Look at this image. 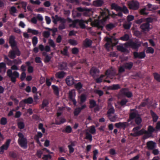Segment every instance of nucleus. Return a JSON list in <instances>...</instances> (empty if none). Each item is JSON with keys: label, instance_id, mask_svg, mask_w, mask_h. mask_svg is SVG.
I'll return each instance as SVG.
<instances>
[{"label": "nucleus", "instance_id": "obj_1", "mask_svg": "<svg viewBox=\"0 0 160 160\" xmlns=\"http://www.w3.org/2000/svg\"><path fill=\"white\" fill-rule=\"evenodd\" d=\"M18 68L15 64L13 65L11 67V69H8L7 71L8 76L12 82L15 83L16 81V78H18L19 74L18 72L14 71L12 72V70H18Z\"/></svg>", "mask_w": 160, "mask_h": 160}, {"label": "nucleus", "instance_id": "obj_2", "mask_svg": "<svg viewBox=\"0 0 160 160\" xmlns=\"http://www.w3.org/2000/svg\"><path fill=\"white\" fill-rule=\"evenodd\" d=\"M20 55L21 52L20 50L17 47H16L9 51L8 56L11 59H14L13 60V63L19 65L22 63L21 60L19 58L14 59L16 58V56H19Z\"/></svg>", "mask_w": 160, "mask_h": 160}, {"label": "nucleus", "instance_id": "obj_3", "mask_svg": "<svg viewBox=\"0 0 160 160\" xmlns=\"http://www.w3.org/2000/svg\"><path fill=\"white\" fill-rule=\"evenodd\" d=\"M141 42L137 39L134 41L130 39L124 44L126 47H130L132 49L136 50H138L139 48L141 46Z\"/></svg>", "mask_w": 160, "mask_h": 160}, {"label": "nucleus", "instance_id": "obj_4", "mask_svg": "<svg viewBox=\"0 0 160 160\" xmlns=\"http://www.w3.org/2000/svg\"><path fill=\"white\" fill-rule=\"evenodd\" d=\"M18 136L19 137L18 141L19 145L24 149H26L28 147V141L27 138L25 137L23 134L21 132L18 133Z\"/></svg>", "mask_w": 160, "mask_h": 160}, {"label": "nucleus", "instance_id": "obj_5", "mask_svg": "<svg viewBox=\"0 0 160 160\" xmlns=\"http://www.w3.org/2000/svg\"><path fill=\"white\" fill-rule=\"evenodd\" d=\"M143 134L144 135L142 137V139L144 140H145L149 138L151 136V135L147 133H146V132H145L144 129H142L139 131L133 133H130V135L131 136L135 137L142 135Z\"/></svg>", "mask_w": 160, "mask_h": 160}, {"label": "nucleus", "instance_id": "obj_6", "mask_svg": "<svg viewBox=\"0 0 160 160\" xmlns=\"http://www.w3.org/2000/svg\"><path fill=\"white\" fill-rule=\"evenodd\" d=\"M130 111L131 112L133 111V113L135 114V117L134 119L135 122L137 125H139L142 122V119L140 115L135 109H131Z\"/></svg>", "mask_w": 160, "mask_h": 160}, {"label": "nucleus", "instance_id": "obj_7", "mask_svg": "<svg viewBox=\"0 0 160 160\" xmlns=\"http://www.w3.org/2000/svg\"><path fill=\"white\" fill-rule=\"evenodd\" d=\"M92 19L89 18L88 20H84L82 19H76L77 22H78L79 25L81 29H85L86 28V26L85 23L88 24L89 22H91L92 21Z\"/></svg>", "mask_w": 160, "mask_h": 160}, {"label": "nucleus", "instance_id": "obj_8", "mask_svg": "<svg viewBox=\"0 0 160 160\" xmlns=\"http://www.w3.org/2000/svg\"><path fill=\"white\" fill-rule=\"evenodd\" d=\"M11 139H8L5 142V143L0 147V154H2L4 152V150H7L11 142Z\"/></svg>", "mask_w": 160, "mask_h": 160}, {"label": "nucleus", "instance_id": "obj_9", "mask_svg": "<svg viewBox=\"0 0 160 160\" xmlns=\"http://www.w3.org/2000/svg\"><path fill=\"white\" fill-rule=\"evenodd\" d=\"M89 108L91 109L94 108V111L95 112L98 111L99 110L100 108L99 105L97 104L95 100L90 99L89 100Z\"/></svg>", "mask_w": 160, "mask_h": 160}, {"label": "nucleus", "instance_id": "obj_10", "mask_svg": "<svg viewBox=\"0 0 160 160\" xmlns=\"http://www.w3.org/2000/svg\"><path fill=\"white\" fill-rule=\"evenodd\" d=\"M139 3L136 1H131L128 3V6L130 9L133 10L138 9L139 7Z\"/></svg>", "mask_w": 160, "mask_h": 160}, {"label": "nucleus", "instance_id": "obj_11", "mask_svg": "<svg viewBox=\"0 0 160 160\" xmlns=\"http://www.w3.org/2000/svg\"><path fill=\"white\" fill-rule=\"evenodd\" d=\"M68 96L70 100L72 102L74 105H76L77 102L74 98L75 92L74 90H71L69 92Z\"/></svg>", "mask_w": 160, "mask_h": 160}, {"label": "nucleus", "instance_id": "obj_12", "mask_svg": "<svg viewBox=\"0 0 160 160\" xmlns=\"http://www.w3.org/2000/svg\"><path fill=\"white\" fill-rule=\"evenodd\" d=\"M129 126L128 123L127 122H119L116 123L115 124V127L118 128H122L123 130H125L126 128Z\"/></svg>", "mask_w": 160, "mask_h": 160}, {"label": "nucleus", "instance_id": "obj_13", "mask_svg": "<svg viewBox=\"0 0 160 160\" xmlns=\"http://www.w3.org/2000/svg\"><path fill=\"white\" fill-rule=\"evenodd\" d=\"M65 82L68 86H71L74 84L75 80L72 75L68 76L65 79Z\"/></svg>", "mask_w": 160, "mask_h": 160}, {"label": "nucleus", "instance_id": "obj_14", "mask_svg": "<svg viewBox=\"0 0 160 160\" xmlns=\"http://www.w3.org/2000/svg\"><path fill=\"white\" fill-rule=\"evenodd\" d=\"M92 41L88 38H86L82 42V47L83 48H87L91 47Z\"/></svg>", "mask_w": 160, "mask_h": 160}, {"label": "nucleus", "instance_id": "obj_15", "mask_svg": "<svg viewBox=\"0 0 160 160\" xmlns=\"http://www.w3.org/2000/svg\"><path fill=\"white\" fill-rule=\"evenodd\" d=\"M91 23L93 26L97 28L98 29L101 30H102L104 24L102 22L100 21H95L93 22H91Z\"/></svg>", "mask_w": 160, "mask_h": 160}, {"label": "nucleus", "instance_id": "obj_16", "mask_svg": "<svg viewBox=\"0 0 160 160\" xmlns=\"http://www.w3.org/2000/svg\"><path fill=\"white\" fill-rule=\"evenodd\" d=\"M120 91L123 95L126 96L128 98H130L132 96V93L129 91L128 88H123Z\"/></svg>", "mask_w": 160, "mask_h": 160}, {"label": "nucleus", "instance_id": "obj_17", "mask_svg": "<svg viewBox=\"0 0 160 160\" xmlns=\"http://www.w3.org/2000/svg\"><path fill=\"white\" fill-rule=\"evenodd\" d=\"M15 37L13 35H11L9 39V43L10 44V46L12 48L14 47H16L15 48L17 47V42L15 40Z\"/></svg>", "mask_w": 160, "mask_h": 160}, {"label": "nucleus", "instance_id": "obj_18", "mask_svg": "<svg viewBox=\"0 0 160 160\" xmlns=\"http://www.w3.org/2000/svg\"><path fill=\"white\" fill-rule=\"evenodd\" d=\"M133 55L135 58H138L140 59H142L146 57V54L144 51L139 52H133Z\"/></svg>", "mask_w": 160, "mask_h": 160}, {"label": "nucleus", "instance_id": "obj_19", "mask_svg": "<svg viewBox=\"0 0 160 160\" xmlns=\"http://www.w3.org/2000/svg\"><path fill=\"white\" fill-rule=\"evenodd\" d=\"M99 72V70L97 68L93 67L90 69L89 72L90 75L93 78H95Z\"/></svg>", "mask_w": 160, "mask_h": 160}, {"label": "nucleus", "instance_id": "obj_20", "mask_svg": "<svg viewBox=\"0 0 160 160\" xmlns=\"http://www.w3.org/2000/svg\"><path fill=\"white\" fill-rule=\"evenodd\" d=\"M105 74L107 76H114L117 75L115 71L112 68L107 70L105 72Z\"/></svg>", "mask_w": 160, "mask_h": 160}, {"label": "nucleus", "instance_id": "obj_21", "mask_svg": "<svg viewBox=\"0 0 160 160\" xmlns=\"http://www.w3.org/2000/svg\"><path fill=\"white\" fill-rule=\"evenodd\" d=\"M77 10L79 12H84L83 14L84 15L86 16L88 15V13L91 11V9L90 8H83L81 7L77 8Z\"/></svg>", "mask_w": 160, "mask_h": 160}, {"label": "nucleus", "instance_id": "obj_22", "mask_svg": "<svg viewBox=\"0 0 160 160\" xmlns=\"http://www.w3.org/2000/svg\"><path fill=\"white\" fill-rule=\"evenodd\" d=\"M150 24L143 23L140 26V28L143 31H148L150 29Z\"/></svg>", "mask_w": 160, "mask_h": 160}, {"label": "nucleus", "instance_id": "obj_23", "mask_svg": "<svg viewBox=\"0 0 160 160\" xmlns=\"http://www.w3.org/2000/svg\"><path fill=\"white\" fill-rule=\"evenodd\" d=\"M147 145L149 150H152L155 147V143L152 141H149L147 142Z\"/></svg>", "mask_w": 160, "mask_h": 160}, {"label": "nucleus", "instance_id": "obj_24", "mask_svg": "<svg viewBox=\"0 0 160 160\" xmlns=\"http://www.w3.org/2000/svg\"><path fill=\"white\" fill-rule=\"evenodd\" d=\"M104 3V1L102 0H97L93 1V4L97 7H100Z\"/></svg>", "mask_w": 160, "mask_h": 160}, {"label": "nucleus", "instance_id": "obj_25", "mask_svg": "<svg viewBox=\"0 0 160 160\" xmlns=\"http://www.w3.org/2000/svg\"><path fill=\"white\" fill-rule=\"evenodd\" d=\"M123 65L125 69L130 70L132 68L133 63L132 62H126L124 63Z\"/></svg>", "mask_w": 160, "mask_h": 160}, {"label": "nucleus", "instance_id": "obj_26", "mask_svg": "<svg viewBox=\"0 0 160 160\" xmlns=\"http://www.w3.org/2000/svg\"><path fill=\"white\" fill-rule=\"evenodd\" d=\"M66 74V73L63 71H60L57 72L55 74V76L57 78L59 79L63 78Z\"/></svg>", "mask_w": 160, "mask_h": 160}, {"label": "nucleus", "instance_id": "obj_27", "mask_svg": "<svg viewBox=\"0 0 160 160\" xmlns=\"http://www.w3.org/2000/svg\"><path fill=\"white\" fill-rule=\"evenodd\" d=\"M26 65L28 66V71L29 73H32L33 72V68L31 66V62L30 61H27L25 62Z\"/></svg>", "mask_w": 160, "mask_h": 160}, {"label": "nucleus", "instance_id": "obj_28", "mask_svg": "<svg viewBox=\"0 0 160 160\" xmlns=\"http://www.w3.org/2000/svg\"><path fill=\"white\" fill-rule=\"evenodd\" d=\"M155 129L152 126L149 125L148 128V131H146L144 129L145 132L146 133L149 134L151 136L152 134L155 131Z\"/></svg>", "mask_w": 160, "mask_h": 160}, {"label": "nucleus", "instance_id": "obj_29", "mask_svg": "<svg viewBox=\"0 0 160 160\" xmlns=\"http://www.w3.org/2000/svg\"><path fill=\"white\" fill-rule=\"evenodd\" d=\"M33 102V98L31 97H29L27 99L22 100L21 102H22L25 104H31Z\"/></svg>", "mask_w": 160, "mask_h": 160}, {"label": "nucleus", "instance_id": "obj_30", "mask_svg": "<svg viewBox=\"0 0 160 160\" xmlns=\"http://www.w3.org/2000/svg\"><path fill=\"white\" fill-rule=\"evenodd\" d=\"M120 88V87L118 84H114L112 86H110L108 87V90H117Z\"/></svg>", "mask_w": 160, "mask_h": 160}, {"label": "nucleus", "instance_id": "obj_31", "mask_svg": "<svg viewBox=\"0 0 160 160\" xmlns=\"http://www.w3.org/2000/svg\"><path fill=\"white\" fill-rule=\"evenodd\" d=\"M120 8L121 7L115 3H112L111 5V9L112 10L114 9L117 11H119Z\"/></svg>", "mask_w": 160, "mask_h": 160}, {"label": "nucleus", "instance_id": "obj_32", "mask_svg": "<svg viewBox=\"0 0 160 160\" xmlns=\"http://www.w3.org/2000/svg\"><path fill=\"white\" fill-rule=\"evenodd\" d=\"M150 113L153 119V121L154 122H156L158 118V116L152 110H150Z\"/></svg>", "mask_w": 160, "mask_h": 160}, {"label": "nucleus", "instance_id": "obj_33", "mask_svg": "<svg viewBox=\"0 0 160 160\" xmlns=\"http://www.w3.org/2000/svg\"><path fill=\"white\" fill-rule=\"evenodd\" d=\"M87 99V97L85 94H82L80 97V102L79 104L80 105H82L83 103H84Z\"/></svg>", "mask_w": 160, "mask_h": 160}, {"label": "nucleus", "instance_id": "obj_34", "mask_svg": "<svg viewBox=\"0 0 160 160\" xmlns=\"http://www.w3.org/2000/svg\"><path fill=\"white\" fill-rule=\"evenodd\" d=\"M85 139L88 140L90 142H91L92 140V137L91 134L87 132H85Z\"/></svg>", "mask_w": 160, "mask_h": 160}, {"label": "nucleus", "instance_id": "obj_35", "mask_svg": "<svg viewBox=\"0 0 160 160\" xmlns=\"http://www.w3.org/2000/svg\"><path fill=\"white\" fill-rule=\"evenodd\" d=\"M107 42L105 44V47L107 48L109 47L112 43V38H107L106 39Z\"/></svg>", "mask_w": 160, "mask_h": 160}, {"label": "nucleus", "instance_id": "obj_36", "mask_svg": "<svg viewBox=\"0 0 160 160\" xmlns=\"http://www.w3.org/2000/svg\"><path fill=\"white\" fill-rule=\"evenodd\" d=\"M130 37L128 34H125L123 36L120 38L119 39L125 41H127L129 40Z\"/></svg>", "mask_w": 160, "mask_h": 160}, {"label": "nucleus", "instance_id": "obj_37", "mask_svg": "<svg viewBox=\"0 0 160 160\" xmlns=\"http://www.w3.org/2000/svg\"><path fill=\"white\" fill-rule=\"evenodd\" d=\"M147 8V11H152L156 10V8L155 7L150 4H148L145 7Z\"/></svg>", "mask_w": 160, "mask_h": 160}, {"label": "nucleus", "instance_id": "obj_38", "mask_svg": "<svg viewBox=\"0 0 160 160\" xmlns=\"http://www.w3.org/2000/svg\"><path fill=\"white\" fill-rule=\"evenodd\" d=\"M27 31L28 33H31L34 35H37L39 33L38 30L29 28L28 29Z\"/></svg>", "mask_w": 160, "mask_h": 160}, {"label": "nucleus", "instance_id": "obj_39", "mask_svg": "<svg viewBox=\"0 0 160 160\" xmlns=\"http://www.w3.org/2000/svg\"><path fill=\"white\" fill-rule=\"evenodd\" d=\"M52 87L54 93L56 95H58L59 93L58 87L54 85H52Z\"/></svg>", "mask_w": 160, "mask_h": 160}, {"label": "nucleus", "instance_id": "obj_40", "mask_svg": "<svg viewBox=\"0 0 160 160\" xmlns=\"http://www.w3.org/2000/svg\"><path fill=\"white\" fill-rule=\"evenodd\" d=\"M117 49L118 50L122 52H124L127 51V49L123 46L121 45H118L117 46Z\"/></svg>", "mask_w": 160, "mask_h": 160}, {"label": "nucleus", "instance_id": "obj_41", "mask_svg": "<svg viewBox=\"0 0 160 160\" xmlns=\"http://www.w3.org/2000/svg\"><path fill=\"white\" fill-rule=\"evenodd\" d=\"M125 68L124 67V65L120 66L118 68V72L117 74V75H120L122 73L124 72L125 71Z\"/></svg>", "mask_w": 160, "mask_h": 160}, {"label": "nucleus", "instance_id": "obj_42", "mask_svg": "<svg viewBox=\"0 0 160 160\" xmlns=\"http://www.w3.org/2000/svg\"><path fill=\"white\" fill-rule=\"evenodd\" d=\"M68 48L67 47H65L63 48V50L61 51V53L64 56H68Z\"/></svg>", "mask_w": 160, "mask_h": 160}, {"label": "nucleus", "instance_id": "obj_43", "mask_svg": "<svg viewBox=\"0 0 160 160\" xmlns=\"http://www.w3.org/2000/svg\"><path fill=\"white\" fill-rule=\"evenodd\" d=\"M7 118L5 117L2 118L0 120V124L2 125H5L7 124Z\"/></svg>", "mask_w": 160, "mask_h": 160}, {"label": "nucleus", "instance_id": "obj_44", "mask_svg": "<svg viewBox=\"0 0 160 160\" xmlns=\"http://www.w3.org/2000/svg\"><path fill=\"white\" fill-rule=\"evenodd\" d=\"M9 155L11 158L14 159L17 157V153L14 151H10L9 153Z\"/></svg>", "mask_w": 160, "mask_h": 160}, {"label": "nucleus", "instance_id": "obj_45", "mask_svg": "<svg viewBox=\"0 0 160 160\" xmlns=\"http://www.w3.org/2000/svg\"><path fill=\"white\" fill-rule=\"evenodd\" d=\"M17 125L18 128L20 130L24 129L25 127L24 122L22 121L18 122L17 123Z\"/></svg>", "mask_w": 160, "mask_h": 160}, {"label": "nucleus", "instance_id": "obj_46", "mask_svg": "<svg viewBox=\"0 0 160 160\" xmlns=\"http://www.w3.org/2000/svg\"><path fill=\"white\" fill-rule=\"evenodd\" d=\"M153 75L155 80L158 82H160V75L157 72H154Z\"/></svg>", "mask_w": 160, "mask_h": 160}, {"label": "nucleus", "instance_id": "obj_47", "mask_svg": "<svg viewBox=\"0 0 160 160\" xmlns=\"http://www.w3.org/2000/svg\"><path fill=\"white\" fill-rule=\"evenodd\" d=\"M115 26L113 24L110 23L106 25V28L108 31H109L113 28Z\"/></svg>", "mask_w": 160, "mask_h": 160}, {"label": "nucleus", "instance_id": "obj_48", "mask_svg": "<svg viewBox=\"0 0 160 160\" xmlns=\"http://www.w3.org/2000/svg\"><path fill=\"white\" fill-rule=\"evenodd\" d=\"M59 68L61 70H66L67 68V64L66 62H62L60 65Z\"/></svg>", "mask_w": 160, "mask_h": 160}, {"label": "nucleus", "instance_id": "obj_49", "mask_svg": "<svg viewBox=\"0 0 160 160\" xmlns=\"http://www.w3.org/2000/svg\"><path fill=\"white\" fill-rule=\"evenodd\" d=\"M135 114L133 113V112H131L130 113L129 115V118L127 120V122L128 123L132 120H134V118L135 117Z\"/></svg>", "mask_w": 160, "mask_h": 160}, {"label": "nucleus", "instance_id": "obj_50", "mask_svg": "<svg viewBox=\"0 0 160 160\" xmlns=\"http://www.w3.org/2000/svg\"><path fill=\"white\" fill-rule=\"evenodd\" d=\"M72 128L71 127L68 125L66 127L65 130H63V132H65L67 133H70L72 132Z\"/></svg>", "mask_w": 160, "mask_h": 160}, {"label": "nucleus", "instance_id": "obj_51", "mask_svg": "<svg viewBox=\"0 0 160 160\" xmlns=\"http://www.w3.org/2000/svg\"><path fill=\"white\" fill-rule=\"evenodd\" d=\"M74 85L75 88L77 90H80L82 88L83 86L82 84L80 82H78L76 84L75 83Z\"/></svg>", "mask_w": 160, "mask_h": 160}, {"label": "nucleus", "instance_id": "obj_52", "mask_svg": "<svg viewBox=\"0 0 160 160\" xmlns=\"http://www.w3.org/2000/svg\"><path fill=\"white\" fill-rule=\"evenodd\" d=\"M119 11L122 12L126 14L129 12V11L127 8L125 6H123L122 8L121 7V8Z\"/></svg>", "mask_w": 160, "mask_h": 160}, {"label": "nucleus", "instance_id": "obj_53", "mask_svg": "<svg viewBox=\"0 0 160 160\" xmlns=\"http://www.w3.org/2000/svg\"><path fill=\"white\" fill-rule=\"evenodd\" d=\"M115 109L113 107L110 108L107 112V114L108 116L111 115V114H113L115 112Z\"/></svg>", "mask_w": 160, "mask_h": 160}, {"label": "nucleus", "instance_id": "obj_54", "mask_svg": "<svg viewBox=\"0 0 160 160\" xmlns=\"http://www.w3.org/2000/svg\"><path fill=\"white\" fill-rule=\"evenodd\" d=\"M105 76L104 75H101L99 78H97L95 79L96 83H100L102 82V79L105 77Z\"/></svg>", "mask_w": 160, "mask_h": 160}, {"label": "nucleus", "instance_id": "obj_55", "mask_svg": "<svg viewBox=\"0 0 160 160\" xmlns=\"http://www.w3.org/2000/svg\"><path fill=\"white\" fill-rule=\"evenodd\" d=\"M32 43L34 47L36 46L38 42V38L36 36L33 37L32 39Z\"/></svg>", "mask_w": 160, "mask_h": 160}, {"label": "nucleus", "instance_id": "obj_56", "mask_svg": "<svg viewBox=\"0 0 160 160\" xmlns=\"http://www.w3.org/2000/svg\"><path fill=\"white\" fill-rule=\"evenodd\" d=\"M66 120L65 118H60V120L59 121L56 120L55 122V124L56 125H60L61 124L64 123L66 122Z\"/></svg>", "mask_w": 160, "mask_h": 160}, {"label": "nucleus", "instance_id": "obj_57", "mask_svg": "<svg viewBox=\"0 0 160 160\" xmlns=\"http://www.w3.org/2000/svg\"><path fill=\"white\" fill-rule=\"evenodd\" d=\"M96 130L94 126L92 125L89 127V132L92 134H95Z\"/></svg>", "mask_w": 160, "mask_h": 160}, {"label": "nucleus", "instance_id": "obj_58", "mask_svg": "<svg viewBox=\"0 0 160 160\" xmlns=\"http://www.w3.org/2000/svg\"><path fill=\"white\" fill-rule=\"evenodd\" d=\"M49 104V102L48 100L45 99L42 101V108H44L45 107H47Z\"/></svg>", "mask_w": 160, "mask_h": 160}, {"label": "nucleus", "instance_id": "obj_59", "mask_svg": "<svg viewBox=\"0 0 160 160\" xmlns=\"http://www.w3.org/2000/svg\"><path fill=\"white\" fill-rule=\"evenodd\" d=\"M108 117L109 120L112 122H115L117 118V116L116 115L113 116L109 115L108 116Z\"/></svg>", "mask_w": 160, "mask_h": 160}, {"label": "nucleus", "instance_id": "obj_60", "mask_svg": "<svg viewBox=\"0 0 160 160\" xmlns=\"http://www.w3.org/2000/svg\"><path fill=\"white\" fill-rule=\"evenodd\" d=\"M128 102V100L126 98L122 99L119 104L122 106H124L126 105L127 103Z\"/></svg>", "mask_w": 160, "mask_h": 160}, {"label": "nucleus", "instance_id": "obj_61", "mask_svg": "<svg viewBox=\"0 0 160 160\" xmlns=\"http://www.w3.org/2000/svg\"><path fill=\"white\" fill-rule=\"evenodd\" d=\"M94 92L95 93L98 94L99 97L102 96L104 94L102 91L99 89H95L94 90Z\"/></svg>", "mask_w": 160, "mask_h": 160}, {"label": "nucleus", "instance_id": "obj_62", "mask_svg": "<svg viewBox=\"0 0 160 160\" xmlns=\"http://www.w3.org/2000/svg\"><path fill=\"white\" fill-rule=\"evenodd\" d=\"M147 10V8H145V7L140 10V13L141 15H148V12H146Z\"/></svg>", "mask_w": 160, "mask_h": 160}, {"label": "nucleus", "instance_id": "obj_63", "mask_svg": "<svg viewBox=\"0 0 160 160\" xmlns=\"http://www.w3.org/2000/svg\"><path fill=\"white\" fill-rule=\"evenodd\" d=\"M52 156L50 154L43 155L42 159L43 160H49L51 159Z\"/></svg>", "mask_w": 160, "mask_h": 160}, {"label": "nucleus", "instance_id": "obj_64", "mask_svg": "<svg viewBox=\"0 0 160 160\" xmlns=\"http://www.w3.org/2000/svg\"><path fill=\"white\" fill-rule=\"evenodd\" d=\"M154 52V49L151 47H148L147 48L146 51V52L147 53L152 54Z\"/></svg>", "mask_w": 160, "mask_h": 160}]
</instances>
